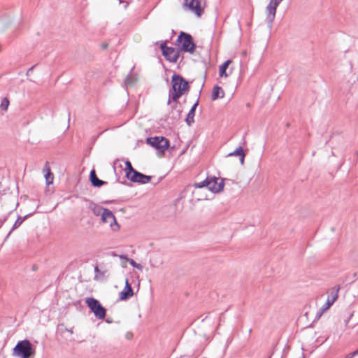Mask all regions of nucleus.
<instances>
[{"label": "nucleus", "mask_w": 358, "mask_h": 358, "mask_svg": "<svg viewBox=\"0 0 358 358\" xmlns=\"http://www.w3.org/2000/svg\"><path fill=\"white\" fill-rule=\"evenodd\" d=\"M171 88L169 92L167 104L170 105L171 101L179 99L189 90V83L181 76L174 73L171 78Z\"/></svg>", "instance_id": "nucleus-1"}, {"label": "nucleus", "mask_w": 358, "mask_h": 358, "mask_svg": "<svg viewBox=\"0 0 358 358\" xmlns=\"http://www.w3.org/2000/svg\"><path fill=\"white\" fill-rule=\"evenodd\" d=\"M89 208L94 215L101 216V220L103 223L109 224L113 231H117L120 229L115 215L109 209L104 208L93 201L89 202Z\"/></svg>", "instance_id": "nucleus-2"}, {"label": "nucleus", "mask_w": 358, "mask_h": 358, "mask_svg": "<svg viewBox=\"0 0 358 358\" xmlns=\"http://www.w3.org/2000/svg\"><path fill=\"white\" fill-rule=\"evenodd\" d=\"M12 355L17 358H34L36 350L30 341L25 339L17 342Z\"/></svg>", "instance_id": "nucleus-3"}, {"label": "nucleus", "mask_w": 358, "mask_h": 358, "mask_svg": "<svg viewBox=\"0 0 358 358\" xmlns=\"http://www.w3.org/2000/svg\"><path fill=\"white\" fill-rule=\"evenodd\" d=\"M177 45L180 50L193 54L196 49V45L193 41L192 36L187 33L181 31L176 41Z\"/></svg>", "instance_id": "nucleus-4"}, {"label": "nucleus", "mask_w": 358, "mask_h": 358, "mask_svg": "<svg viewBox=\"0 0 358 358\" xmlns=\"http://www.w3.org/2000/svg\"><path fill=\"white\" fill-rule=\"evenodd\" d=\"M85 303L96 318L100 320L105 318L106 310L97 299L93 297H88L85 299Z\"/></svg>", "instance_id": "nucleus-5"}, {"label": "nucleus", "mask_w": 358, "mask_h": 358, "mask_svg": "<svg viewBox=\"0 0 358 358\" xmlns=\"http://www.w3.org/2000/svg\"><path fill=\"white\" fill-rule=\"evenodd\" d=\"M146 143L155 148L159 152L164 154L169 146V141L163 136L150 137L146 139Z\"/></svg>", "instance_id": "nucleus-6"}, {"label": "nucleus", "mask_w": 358, "mask_h": 358, "mask_svg": "<svg viewBox=\"0 0 358 358\" xmlns=\"http://www.w3.org/2000/svg\"><path fill=\"white\" fill-rule=\"evenodd\" d=\"M160 48L166 59L173 63H176L178 61L180 55V50L172 47H168L166 45V43H162Z\"/></svg>", "instance_id": "nucleus-7"}, {"label": "nucleus", "mask_w": 358, "mask_h": 358, "mask_svg": "<svg viewBox=\"0 0 358 358\" xmlns=\"http://www.w3.org/2000/svg\"><path fill=\"white\" fill-rule=\"evenodd\" d=\"M224 180L216 177H209L208 189L213 192L218 193L223 190Z\"/></svg>", "instance_id": "nucleus-8"}, {"label": "nucleus", "mask_w": 358, "mask_h": 358, "mask_svg": "<svg viewBox=\"0 0 358 358\" xmlns=\"http://www.w3.org/2000/svg\"><path fill=\"white\" fill-rule=\"evenodd\" d=\"M278 2H275L272 0L270 1L268 5L266 6V22L269 27H271L272 23L275 19L276 10L278 6Z\"/></svg>", "instance_id": "nucleus-9"}, {"label": "nucleus", "mask_w": 358, "mask_h": 358, "mask_svg": "<svg viewBox=\"0 0 358 358\" xmlns=\"http://www.w3.org/2000/svg\"><path fill=\"white\" fill-rule=\"evenodd\" d=\"M185 6L198 17L201 15L203 10L201 7L200 0H185Z\"/></svg>", "instance_id": "nucleus-10"}, {"label": "nucleus", "mask_w": 358, "mask_h": 358, "mask_svg": "<svg viewBox=\"0 0 358 358\" xmlns=\"http://www.w3.org/2000/svg\"><path fill=\"white\" fill-rule=\"evenodd\" d=\"M134 291L133 289L129 282L128 279L125 280V286L124 289L119 294V299L121 301H125L130 297L133 296Z\"/></svg>", "instance_id": "nucleus-11"}, {"label": "nucleus", "mask_w": 358, "mask_h": 358, "mask_svg": "<svg viewBox=\"0 0 358 358\" xmlns=\"http://www.w3.org/2000/svg\"><path fill=\"white\" fill-rule=\"evenodd\" d=\"M151 180V176L144 175L138 171L134 172L131 181L134 182H139L141 184L148 183Z\"/></svg>", "instance_id": "nucleus-12"}, {"label": "nucleus", "mask_w": 358, "mask_h": 358, "mask_svg": "<svg viewBox=\"0 0 358 358\" xmlns=\"http://www.w3.org/2000/svg\"><path fill=\"white\" fill-rule=\"evenodd\" d=\"M172 101L173 102V103L171 105L172 117L174 118L175 120H177V119H179L181 115L182 107H181L180 102L178 101V99L176 101Z\"/></svg>", "instance_id": "nucleus-13"}, {"label": "nucleus", "mask_w": 358, "mask_h": 358, "mask_svg": "<svg viewBox=\"0 0 358 358\" xmlns=\"http://www.w3.org/2000/svg\"><path fill=\"white\" fill-rule=\"evenodd\" d=\"M199 104V100L196 101V103L192 106L191 109L189 110L187 117L185 119V122L188 126H191L194 122V115H195V110L196 107Z\"/></svg>", "instance_id": "nucleus-14"}, {"label": "nucleus", "mask_w": 358, "mask_h": 358, "mask_svg": "<svg viewBox=\"0 0 358 358\" xmlns=\"http://www.w3.org/2000/svg\"><path fill=\"white\" fill-rule=\"evenodd\" d=\"M90 181L93 186L94 187H101L103 184L106 183V182L99 179L96 176V172L94 170H92L90 174Z\"/></svg>", "instance_id": "nucleus-15"}, {"label": "nucleus", "mask_w": 358, "mask_h": 358, "mask_svg": "<svg viewBox=\"0 0 358 358\" xmlns=\"http://www.w3.org/2000/svg\"><path fill=\"white\" fill-rule=\"evenodd\" d=\"M224 96V92L221 87L215 85L212 92L211 99L215 101L219 98H222Z\"/></svg>", "instance_id": "nucleus-16"}, {"label": "nucleus", "mask_w": 358, "mask_h": 358, "mask_svg": "<svg viewBox=\"0 0 358 358\" xmlns=\"http://www.w3.org/2000/svg\"><path fill=\"white\" fill-rule=\"evenodd\" d=\"M33 214L32 213H29L24 217H21V216H18V217L17 218L16 221L15 222L14 224L13 225V227L11 229V230L9 231V233L8 234L7 236H6V238H8V236L10 235V234L12 233L13 231H14L15 229H17L22 223L29 216H31V215Z\"/></svg>", "instance_id": "nucleus-17"}, {"label": "nucleus", "mask_w": 358, "mask_h": 358, "mask_svg": "<svg viewBox=\"0 0 358 358\" xmlns=\"http://www.w3.org/2000/svg\"><path fill=\"white\" fill-rule=\"evenodd\" d=\"M228 156H239L241 164H244L245 154L244 153L243 150L241 146L237 148L234 152L228 154Z\"/></svg>", "instance_id": "nucleus-18"}, {"label": "nucleus", "mask_w": 358, "mask_h": 358, "mask_svg": "<svg viewBox=\"0 0 358 358\" xmlns=\"http://www.w3.org/2000/svg\"><path fill=\"white\" fill-rule=\"evenodd\" d=\"M339 289H340L339 287H334L331 289L330 294L328 296L327 299L329 300L332 303H334L338 299V294Z\"/></svg>", "instance_id": "nucleus-19"}, {"label": "nucleus", "mask_w": 358, "mask_h": 358, "mask_svg": "<svg viewBox=\"0 0 358 358\" xmlns=\"http://www.w3.org/2000/svg\"><path fill=\"white\" fill-rule=\"evenodd\" d=\"M231 63V60L228 59L225 61L220 66L219 69V74L220 77H227L228 74L226 72V70L229 65Z\"/></svg>", "instance_id": "nucleus-20"}, {"label": "nucleus", "mask_w": 358, "mask_h": 358, "mask_svg": "<svg viewBox=\"0 0 358 358\" xmlns=\"http://www.w3.org/2000/svg\"><path fill=\"white\" fill-rule=\"evenodd\" d=\"M137 171L135 170L129 161L125 162V172H126V177L131 180V177H132V174H134V172Z\"/></svg>", "instance_id": "nucleus-21"}, {"label": "nucleus", "mask_w": 358, "mask_h": 358, "mask_svg": "<svg viewBox=\"0 0 358 358\" xmlns=\"http://www.w3.org/2000/svg\"><path fill=\"white\" fill-rule=\"evenodd\" d=\"M137 171L135 170L129 161L125 162V172H126V177L131 180V177H132V174H134V172Z\"/></svg>", "instance_id": "nucleus-22"}, {"label": "nucleus", "mask_w": 358, "mask_h": 358, "mask_svg": "<svg viewBox=\"0 0 358 358\" xmlns=\"http://www.w3.org/2000/svg\"><path fill=\"white\" fill-rule=\"evenodd\" d=\"M43 172H46L45 177L48 184H50L52 182L53 180V174L50 172V169L48 165V163L46 162L45 166L43 168Z\"/></svg>", "instance_id": "nucleus-23"}, {"label": "nucleus", "mask_w": 358, "mask_h": 358, "mask_svg": "<svg viewBox=\"0 0 358 358\" xmlns=\"http://www.w3.org/2000/svg\"><path fill=\"white\" fill-rule=\"evenodd\" d=\"M208 184H209V177H207L204 180H203L200 182L194 183L193 187L196 189L203 188V187H206L208 188Z\"/></svg>", "instance_id": "nucleus-24"}, {"label": "nucleus", "mask_w": 358, "mask_h": 358, "mask_svg": "<svg viewBox=\"0 0 358 358\" xmlns=\"http://www.w3.org/2000/svg\"><path fill=\"white\" fill-rule=\"evenodd\" d=\"M9 105V101L7 98H3L1 103V108L2 110H7Z\"/></svg>", "instance_id": "nucleus-25"}, {"label": "nucleus", "mask_w": 358, "mask_h": 358, "mask_svg": "<svg viewBox=\"0 0 358 358\" xmlns=\"http://www.w3.org/2000/svg\"><path fill=\"white\" fill-rule=\"evenodd\" d=\"M128 262L130 264L131 266H132L134 268H136L139 270H142L143 269V266L139 264H137L134 259H128Z\"/></svg>", "instance_id": "nucleus-26"}, {"label": "nucleus", "mask_w": 358, "mask_h": 358, "mask_svg": "<svg viewBox=\"0 0 358 358\" xmlns=\"http://www.w3.org/2000/svg\"><path fill=\"white\" fill-rule=\"evenodd\" d=\"M334 303H332L329 300H327L326 303L321 307V310L322 311H325L328 310Z\"/></svg>", "instance_id": "nucleus-27"}, {"label": "nucleus", "mask_w": 358, "mask_h": 358, "mask_svg": "<svg viewBox=\"0 0 358 358\" xmlns=\"http://www.w3.org/2000/svg\"><path fill=\"white\" fill-rule=\"evenodd\" d=\"M357 355H358V349L348 354L345 356V358H353L355 356H357Z\"/></svg>", "instance_id": "nucleus-28"}, {"label": "nucleus", "mask_w": 358, "mask_h": 358, "mask_svg": "<svg viewBox=\"0 0 358 358\" xmlns=\"http://www.w3.org/2000/svg\"><path fill=\"white\" fill-rule=\"evenodd\" d=\"M151 262V266L152 267H158L159 266H160L161 264H162V261H155V263L152 262V260L150 261Z\"/></svg>", "instance_id": "nucleus-29"}, {"label": "nucleus", "mask_w": 358, "mask_h": 358, "mask_svg": "<svg viewBox=\"0 0 358 358\" xmlns=\"http://www.w3.org/2000/svg\"><path fill=\"white\" fill-rule=\"evenodd\" d=\"M119 257L121 259H125L128 262V259H130L129 258L127 257V255H119Z\"/></svg>", "instance_id": "nucleus-30"}, {"label": "nucleus", "mask_w": 358, "mask_h": 358, "mask_svg": "<svg viewBox=\"0 0 358 358\" xmlns=\"http://www.w3.org/2000/svg\"><path fill=\"white\" fill-rule=\"evenodd\" d=\"M33 69H34V66H31V68H29L27 72V76H29V73H31V71H33Z\"/></svg>", "instance_id": "nucleus-31"}, {"label": "nucleus", "mask_w": 358, "mask_h": 358, "mask_svg": "<svg viewBox=\"0 0 358 358\" xmlns=\"http://www.w3.org/2000/svg\"><path fill=\"white\" fill-rule=\"evenodd\" d=\"M6 219L4 220H0V228L2 227V225L3 224L4 222H5Z\"/></svg>", "instance_id": "nucleus-32"}, {"label": "nucleus", "mask_w": 358, "mask_h": 358, "mask_svg": "<svg viewBox=\"0 0 358 358\" xmlns=\"http://www.w3.org/2000/svg\"><path fill=\"white\" fill-rule=\"evenodd\" d=\"M94 271H95L96 273H97V272H99V271L98 266H96V267L94 268Z\"/></svg>", "instance_id": "nucleus-33"}, {"label": "nucleus", "mask_w": 358, "mask_h": 358, "mask_svg": "<svg viewBox=\"0 0 358 358\" xmlns=\"http://www.w3.org/2000/svg\"><path fill=\"white\" fill-rule=\"evenodd\" d=\"M71 334H73V331L72 330H68Z\"/></svg>", "instance_id": "nucleus-34"}, {"label": "nucleus", "mask_w": 358, "mask_h": 358, "mask_svg": "<svg viewBox=\"0 0 358 358\" xmlns=\"http://www.w3.org/2000/svg\"><path fill=\"white\" fill-rule=\"evenodd\" d=\"M348 322H349V320H347V321H346V325H348Z\"/></svg>", "instance_id": "nucleus-35"}]
</instances>
